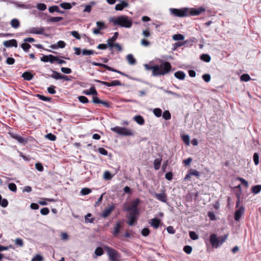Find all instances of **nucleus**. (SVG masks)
<instances>
[{
  "instance_id": "nucleus-1",
  "label": "nucleus",
  "mask_w": 261,
  "mask_h": 261,
  "mask_svg": "<svg viewBox=\"0 0 261 261\" xmlns=\"http://www.w3.org/2000/svg\"><path fill=\"white\" fill-rule=\"evenodd\" d=\"M112 21L114 25H119L122 27L129 28L132 25V20L129 18L128 16L122 15L114 18L112 19Z\"/></svg>"
},
{
  "instance_id": "nucleus-2",
  "label": "nucleus",
  "mask_w": 261,
  "mask_h": 261,
  "mask_svg": "<svg viewBox=\"0 0 261 261\" xmlns=\"http://www.w3.org/2000/svg\"><path fill=\"white\" fill-rule=\"evenodd\" d=\"M156 66L158 70L156 72V76L166 75L171 71L172 66L169 62L161 61L160 65Z\"/></svg>"
},
{
  "instance_id": "nucleus-3",
  "label": "nucleus",
  "mask_w": 261,
  "mask_h": 261,
  "mask_svg": "<svg viewBox=\"0 0 261 261\" xmlns=\"http://www.w3.org/2000/svg\"><path fill=\"white\" fill-rule=\"evenodd\" d=\"M105 248L107 250L110 260L111 261H121L120 259L121 254L118 251L109 246H106Z\"/></svg>"
},
{
  "instance_id": "nucleus-4",
  "label": "nucleus",
  "mask_w": 261,
  "mask_h": 261,
  "mask_svg": "<svg viewBox=\"0 0 261 261\" xmlns=\"http://www.w3.org/2000/svg\"><path fill=\"white\" fill-rule=\"evenodd\" d=\"M111 130L120 135L124 136H134V132L126 127H122L119 126H115L111 128Z\"/></svg>"
},
{
  "instance_id": "nucleus-5",
  "label": "nucleus",
  "mask_w": 261,
  "mask_h": 261,
  "mask_svg": "<svg viewBox=\"0 0 261 261\" xmlns=\"http://www.w3.org/2000/svg\"><path fill=\"white\" fill-rule=\"evenodd\" d=\"M226 236L224 237L217 238L216 234L212 233L210 237V242L212 246L217 248L219 245H221L226 239Z\"/></svg>"
},
{
  "instance_id": "nucleus-6",
  "label": "nucleus",
  "mask_w": 261,
  "mask_h": 261,
  "mask_svg": "<svg viewBox=\"0 0 261 261\" xmlns=\"http://www.w3.org/2000/svg\"><path fill=\"white\" fill-rule=\"evenodd\" d=\"M188 8L184 7L180 9L170 8V12L171 14L175 17H188Z\"/></svg>"
},
{
  "instance_id": "nucleus-7",
  "label": "nucleus",
  "mask_w": 261,
  "mask_h": 261,
  "mask_svg": "<svg viewBox=\"0 0 261 261\" xmlns=\"http://www.w3.org/2000/svg\"><path fill=\"white\" fill-rule=\"evenodd\" d=\"M205 11V9L203 7H200L198 8H188V16H198Z\"/></svg>"
},
{
  "instance_id": "nucleus-8",
  "label": "nucleus",
  "mask_w": 261,
  "mask_h": 261,
  "mask_svg": "<svg viewBox=\"0 0 261 261\" xmlns=\"http://www.w3.org/2000/svg\"><path fill=\"white\" fill-rule=\"evenodd\" d=\"M141 200L137 198L131 202L130 205L124 207V210L139 211L138 206L140 204Z\"/></svg>"
},
{
  "instance_id": "nucleus-9",
  "label": "nucleus",
  "mask_w": 261,
  "mask_h": 261,
  "mask_svg": "<svg viewBox=\"0 0 261 261\" xmlns=\"http://www.w3.org/2000/svg\"><path fill=\"white\" fill-rule=\"evenodd\" d=\"M123 227V222L119 221L114 226L111 233L113 237H117L120 233V230Z\"/></svg>"
},
{
  "instance_id": "nucleus-10",
  "label": "nucleus",
  "mask_w": 261,
  "mask_h": 261,
  "mask_svg": "<svg viewBox=\"0 0 261 261\" xmlns=\"http://www.w3.org/2000/svg\"><path fill=\"white\" fill-rule=\"evenodd\" d=\"M8 134L11 138L17 140L21 144H25L28 142L27 139L23 138L19 135L11 132H9Z\"/></svg>"
},
{
  "instance_id": "nucleus-11",
  "label": "nucleus",
  "mask_w": 261,
  "mask_h": 261,
  "mask_svg": "<svg viewBox=\"0 0 261 261\" xmlns=\"http://www.w3.org/2000/svg\"><path fill=\"white\" fill-rule=\"evenodd\" d=\"M154 197L161 202L166 203L167 201V195L165 193V190H164L161 193H155Z\"/></svg>"
},
{
  "instance_id": "nucleus-12",
  "label": "nucleus",
  "mask_w": 261,
  "mask_h": 261,
  "mask_svg": "<svg viewBox=\"0 0 261 261\" xmlns=\"http://www.w3.org/2000/svg\"><path fill=\"white\" fill-rule=\"evenodd\" d=\"M96 82H98V83H100L101 84L105 85L107 87L120 86L121 85L120 81H119L118 80H114L110 83L107 82H104V81H101L99 80H96Z\"/></svg>"
},
{
  "instance_id": "nucleus-13",
  "label": "nucleus",
  "mask_w": 261,
  "mask_h": 261,
  "mask_svg": "<svg viewBox=\"0 0 261 261\" xmlns=\"http://www.w3.org/2000/svg\"><path fill=\"white\" fill-rule=\"evenodd\" d=\"M245 208L243 206H240L234 213V219L237 221H239L242 216L244 213Z\"/></svg>"
},
{
  "instance_id": "nucleus-14",
  "label": "nucleus",
  "mask_w": 261,
  "mask_h": 261,
  "mask_svg": "<svg viewBox=\"0 0 261 261\" xmlns=\"http://www.w3.org/2000/svg\"><path fill=\"white\" fill-rule=\"evenodd\" d=\"M3 45L6 47H17V42L16 39H13L3 42Z\"/></svg>"
},
{
  "instance_id": "nucleus-15",
  "label": "nucleus",
  "mask_w": 261,
  "mask_h": 261,
  "mask_svg": "<svg viewBox=\"0 0 261 261\" xmlns=\"http://www.w3.org/2000/svg\"><path fill=\"white\" fill-rule=\"evenodd\" d=\"M92 102L96 104H102L106 108H110V104L108 101H103L98 98L97 96H93L92 97Z\"/></svg>"
},
{
  "instance_id": "nucleus-16",
  "label": "nucleus",
  "mask_w": 261,
  "mask_h": 261,
  "mask_svg": "<svg viewBox=\"0 0 261 261\" xmlns=\"http://www.w3.org/2000/svg\"><path fill=\"white\" fill-rule=\"evenodd\" d=\"M118 35H119L118 32H115V33H114V34L113 37H112L111 38H110L107 40V43L109 45V46L111 48L114 47V44H115L114 42L117 39Z\"/></svg>"
},
{
  "instance_id": "nucleus-17",
  "label": "nucleus",
  "mask_w": 261,
  "mask_h": 261,
  "mask_svg": "<svg viewBox=\"0 0 261 261\" xmlns=\"http://www.w3.org/2000/svg\"><path fill=\"white\" fill-rule=\"evenodd\" d=\"M115 208V206L114 205H112L108 208H105L101 214V217L103 218H107L108 217L111 213L113 211Z\"/></svg>"
},
{
  "instance_id": "nucleus-18",
  "label": "nucleus",
  "mask_w": 261,
  "mask_h": 261,
  "mask_svg": "<svg viewBox=\"0 0 261 261\" xmlns=\"http://www.w3.org/2000/svg\"><path fill=\"white\" fill-rule=\"evenodd\" d=\"M161 223V220L156 218L151 219L149 222L150 225L155 229L158 228Z\"/></svg>"
},
{
  "instance_id": "nucleus-19",
  "label": "nucleus",
  "mask_w": 261,
  "mask_h": 261,
  "mask_svg": "<svg viewBox=\"0 0 261 261\" xmlns=\"http://www.w3.org/2000/svg\"><path fill=\"white\" fill-rule=\"evenodd\" d=\"M83 93L87 95H92L94 96L97 95V92L94 86L91 87L89 90L83 91Z\"/></svg>"
},
{
  "instance_id": "nucleus-20",
  "label": "nucleus",
  "mask_w": 261,
  "mask_h": 261,
  "mask_svg": "<svg viewBox=\"0 0 261 261\" xmlns=\"http://www.w3.org/2000/svg\"><path fill=\"white\" fill-rule=\"evenodd\" d=\"M128 6V4L124 1H121V3L117 4L115 6V10L117 11H121L124 8L127 7Z\"/></svg>"
},
{
  "instance_id": "nucleus-21",
  "label": "nucleus",
  "mask_w": 261,
  "mask_h": 261,
  "mask_svg": "<svg viewBox=\"0 0 261 261\" xmlns=\"http://www.w3.org/2000/svg\"><path fill=\"white\" fill-rule=\"evenodd\" d=\"M145 67L147 70H152V75L153 76H156V72L158 70V67H157L156 65L152 66L148 64H145Z\"/></svg>"
},
{
  "instance_id": "nucleus-22",
  "label": "nucleus",
  "mask_w": 261,
  "mask_h": 261,
  "mask_svg": "<svg viewBox=\"0 0 261 261\" xmlns=\"http://www.w3.org/2000/svg\"><path fill=\"white\" fill-rule=\"evenodd\" d=\"M126 59L130 65H135L136 63V60L132 54H128L126 57Z\"/></svg>"
},
{
  "instance_id": "nucleus-23",
  "label": "nucleus",
  "mask_w": 261,
  "mask_h": 261,
  "mask_svg": "<svg viewBox=\"0 0 261 261\" xmlns=\"http://www.w3.org/2000/svg\"><path fill=\"white\" fill-rule=\"evenodd\" d=\"M22 77L25 80L31 81L33 77V74L29 71H25L22 74Z\"/></svg>"
},
{
  "instance_id": "nucleus-24",
  "label": "nucleus",
  "mask_w": 261,
  "mask_h": 261,
  "mask_svg": "<svg viewBox=\"0 0 261 261\" xmlns=\"http://www.w3.org/2000/svg\"><path fill=\"white\" fill-rule=\"evenodd\" d=\"M134 120L140 125H143L145 123L143 117L141 115L135 116L134 117Z\"/></svg>"
},
{
  "instance_id": "nucleus-25",
  "label": "nucleus",
  "mask_w": 261,
  "mask_h": 261,
  "mask_svg": "<svg viewBox=\"0 0 261 261\" xmlns=\"http://www.w3.org/2000/svg\"><path fill=\"white\" fill-rule=\"evenodd\" d=\"M174 76L176 78L179 80H183L185 78L186 74L184 72L182 71H178L175 72Z\"/></svg>"
},
{
  "instance_id": "nucleus-26",
  "label": "nucleus",
  "mask_w": 261,
  "mask_h": 261,
  "mask_svg": "<svg viewBox=\"0 0 261 261\" xmlns=\"http://www.w3.org/2000/svg\"><path fill=\"white\" fill-rule=\"evenodd\" d=\"M10 24L11 27L15 29H17L20 27V22L16 18L12 19L10 22Z\"/></svg>"
},
{
  "instance_id": "nucleus-27",
  "label": "nucleus",
  "mask_w": 261,
  "mask_h": 261,
  "mask_svg": "<svg viewBox=\"0 0 261 261\" xmlns=\"http://www.w3.org/2000/svg\"><path fill=\"white\" fill-rule=\"evenodd\" d=\"M125 211L129 212L128 217H138L139 215V211L133 210H124Z\"/></svg>"
},
{
  "instance_id": "nucleus-28",
  "label": "nucleus",
  "mask_w": 261,
  "mask_h": 261,
  "mask_svg": "<svg viewBox=\"0 0 261 261\" xmlns=\"http://www.w3.org/2000/svg\"><path fill=\"white\" fill-rule=\"evenodd\" d=\"M162 158L155 159L153 162L154 168L155 170H159L161 166Z\"/></svg>"
},
{
  "instance_id": "nucleus-29",
  "label": "nucleus",
  "mask_w": 261,
  "mask_h": 261,
  "mask_svg": "<svg viewBox=\"0 0 261 261\" xmlns=\"http://www.w3.org/2000/svg\"><path fill=\"white\" fill-rule=\"evenodd\" d=\"M105 68L107 70H109V71H113V72H117V73H118L122 75H126L125 73L120 71H118L115 69H114L113 68H112L111 67H110L108 65H106L105 64Z\"/></svg>"
},
{
  "instance_id": "nucleus-30",
  "label": "nucleus",
  "mask_w": 261,
  "mask_h": 261,
  "mask_svg": "<svg viewBox=\"0 0 261 261\" xmlns=\"http://www.w3.org/2000/svg\"><path fill=\"white\" fill-rule=\"evenodd\" d=\"M200 59L201 60H202L205 62H210L211 60V58L210 56L208 54L201 55L200 56Z\"/></svg>"
},
{
  "instance_id": "nucleus-31",
  "label": "nucleus",
  "mask_w": 261,
  "mask_h": 261,
  "mask_svg": "<svg viewBox=\"0 0 261 261\" xmlns=\"http://www.w3.org/2000/svg\"><path fill=\"white\" fill-rule=\"evenodd\" d=\"M62 17H51L48 19V21L50 22H59L63 20Z\"/></svg>"
},
{
  "instance_id": "nucleus-32",
  "label": "nucleus",
  "mask_w": 261,
  "mask_h": 261,
  "mask_svg": "<svg viewBox=\"0 0 261 261\" xmlns=\"http://www.w3.org/2000/svg\"><path fill=\"white\" fill-rule=\"evenodd\" d=\"M36 96L39 98V99L41 100H43V101H51V97H46V96H45L43 95H41V94H37L36 95Z\"/></svg>"
},
{
  "instance_id": "nucleus-33",
  "label": "nucleus",
  "mask_w": 261,
  "mask_h": 261,
  "mask_svg": "<svg viewBox=\"0 0 261 261\" xmlns=\"http://www.w3.org/2000/svg\"><path fill=\"white\" fill-rule=\"evenodd\" d=\"M44 31V29L43 28H33L32 31V33L36 34H42Z\"/></svg>"
},
{
  "instance_id": "nucleus-34",
  "label": "nucleus",
  "mask_w": 261,
  "mask_h": 261,
  "mask_svg": "<svg viewBox=\"0 0 261 261\" xmlns=\"http://www.w3.org/2000/svg\"><path fill=\"white\" fill-rule=\"evenodd\" d=\"M53 73L51 75H49L51 77L56 80L61 79V74L59 72L55 70H53Z\"/></svg>"
},
{
  "instance_id": "nucleus-35",
  "label": "nucleus",
  "mask_w": 261,
  "mask_h": 261,
  "mask_svg": "<svg viewBox=\"0 0 261 261\" xmlns=\"http://www.w3.org/2000/svg\"><path fill=\"white\" fill-rule=\"evenodd\" d=\"M261 191V185H258L252 188V192L254 194H257Z\"/></svg>"
},
{
  "instance_id": "nucleus-36",
  "label": "nucleus",
  "mask_w": 261,
  "mask_h": 261,
  "mask_svg": "<svg viewBox=\"0 0 261 261\" xmlns=\"http://www.w3.org/2000/svg\"><path fill=\"white\" fill-rule=\"evenodd\" d=\"M240 80L242 82H248L251 80V77L248 74H243L240 77Z\"/></svg>"
},
{
  "instance_id": "nucleus-37",
  "label": "nucleus",
  "mask_w": 261,
  "mask_h": 261,
  "mask_svg": "<svg viewBox=\"0 0 261 261\" xmlns=\"http://www.w3.org/2000/svg\"><path fill=\"white\" fill-rule=\"evenodd\" d=\"M137 217H128L127 224L130 226H133L137 222Z\"/></svg>"
},
{
  "instance_id": "nucleus-38",
  "label": "nucleus",
  "mask_w": 261,
  "mask_h": 261,
  "mask_svg": "<svg viewBox=\"0 0 261 261\" xmlns=\"http://www.w3.org/2000/svg\"><path fill=\"white\" fill-rule=\"evenodd\" d=\"M184 38V36L180 34H175L172 37L173 39L176 41L182 40Z\"/></svg>"
},
{
  "instance_id": "nucleus-39",
  "label": "nucleus",
  "mask_w": 261,
  "mask_h": 261,
  "mask_svg": "<svg viewBox=\"0 0 261 261\" xmlns=\"http://www.w3.org/2000/svg\"><path fill=\"white\" fill-rule=\"evenodd\" d=\"M153 113L156 117H160L162 115V111L160 108H155L153 109Z\"/></svg>"
},
{
  "instance_id": "nucleus-40",
  "label": "nucleus",
  "mask_w": 261,
  "mask_h": 261,
  "mask_svg": "<svg viewBox=\"0 0 261 261\" xmlns=\"http://www.w3.org/2000/svg\"><path fill=\"white\" fill-rule=\"evenodd\" d=\"M21 47L24 51L28 52L29 49L31 47V46L28 43H23L21 44Z\"/></svg>"
},
{
  "instance_id": "nucleus-41",
  "label": "nucleus",
  "mask_w": 261,
  "mask_h": 261,
  "mask_svg": "<svg viewBox=\"0 0 261 261\" xmlns=\"http://www.w3.org/2000/svg\"><path fill=\"white\" fill-rule=\"evenodd\" d=\"M163 118L166 120L171 119V114L169 111L166 110L163 112Z\"/></svg>"
},
{
  "instance_id": "nucleus-42",
  "label": "nucleus",
  "mask_w": 261,
  "mask_h": 261,
  "mask_svg": "<svg viewBox=\"0 0 261 261\" xmlns=\"http://www.w3.org/2000/svg\"><path fill=\"white\" fill-rule=\"evenodd\" d=\"M97 28L99 30H102L106 28L105 23L102 21H97L96 22Z\"/></svg>"
},
{
  "instance_id": "nucleus-43",
  "label": "nucleus",
  "mask_w": 261,
  "mask_h": 261,
  "mask_svg": "<svg viewBox=\"0 0 261 261\" xmlns=\"http://www.w3.org/2000/svg\"><path fill=\"white\" fill-rule=\"evenodd\" d=\"M78 99L81 103H87L89 102L88 99L84 96H80L78 97Z\"/></svg>"
},
{
  "instance_id": "nucleus-44",
  "label": "nucleus",
  "mask_w": 261,
  "mask_h": 261,
  "mask_svg": "<svg viewBox=\"0 0 261 261\" xmlns=\"http://www.w3.org/2000/svg\"><path fill=\"white\" fill-rule=\"evenodd\" d=\"M91 190L88 188H83L81 191V193L83 195H86L90 194L91 192Z\"/></svg>"
},
{
  "instance_id": "nucleus-45",
  "label": "nucleus",
  "mask_w": 261,
  "mask_h": 261,
  "mask_svg": "<svg viewBox=\"0 0 261 261\" xmlns=\"http://www.w3.org/2000/svg\"><path fill=\"white\" fill-rule=\"evenodd\" d=\"M60 6L64 9L69 10L71 8V5L69 3H63L60 4Z\"/></svg>"
},
{
  "instance_id": "nucleus-46",
  "label": "nucleus",
  "mask_w": 261,
  "mask_h": 261,
  "mask_svg": "<svg viewBox=\"0 0 261 261\" xmlns=\"http://www.w3.org/2000/svg\"><path fill=\"white\" fill-rule=\"evenodd\" d=\"M48 10L50 13H54V12H60V10L59 7L57 6H53L50 7L48 9Z\"/></svg>"
},
{
  "instance_id": "nucleus-47",
  "label": "nucleus",
  "mask_w": 261,
  "mask_h": 261,
  "mask_svg": "<svg viewBox=\"0 0 261 261\" xmlns=\"http://www.w3.org/2000/svg\"><path fill=\"white\" fill-rule=\"evenodd\" d=\"M95 254L97 256H101L103 254V251L102 248L98 247L95 250Z\"/></svg>"
},
{
  "instance_id": "nucleus-48",
  "label": "nucleus",
  "mask_w": 261,
  "mask_h": 261,
  "mask_svg": "<svg viewBox=\"0 0 261 261\" xmlns=\"http://www.w3.org/2000/svg\"><path fill=\"white\" fill-rule=\"evenodd\" d=\"M113 176L111 173L108 171H105L103 175V177L106 180H110L112 178Z\"/></svg>"
},
{
  "instance_id": "nucleus-49",
  "label": "nucleus",
  "mask_w": 261,
  "mask_h": 261,
  "mask_svg": "<svg viewBox=\"0 0 261 261\" xmlns=\"http://www.w3.org/2000/svg\"><path fill=\"white\" fill-rule=\"evenodd\" d=\"M45 137H46V138H47L48 140L52 141H55L57 139L56 136L51 133H49V134H47L45 136Z\"/></svg>"
},
{
  "instance_id": "nucleus-50",
  "label": "nucleus",
  "mask_w": 261,
  "mask_h": 261,
  "mask_svg": "<svg viewBox=\"0 0 261 261\" xmlns=\"http://www.w3.org/2000/svg\"><path fill=\"white\" fill-rule=\"evenodd\" d=\"M182 139L187 145L190 144V137L188 135H184L182 136Z\"/></svg>"
},
{
  "instance_id": "nucleus-51",
  "label": "nucleus",
  "mask_w": 261,
  "mask_h": 261,
  "mask_svg": "<svg viewBox=\"0 0 261 261\" xmlns=\"http://www.w3.org/2000/svg\"><path fill=\"white\" fill-rule=\"evenodd\" d=\"M37 8L40 11H44L46 9V5L43 3H39L37 5Z\"/></svg>"
},
{
  "instance_id": "nucleus-52",
  "label": "nucleus",
  "mask_w": 261,
  "mask_h": 261,
  "mask_svg": "<svg viewBox=\"0 0 261 261\" xmlns=\"http://www.w3.org/2000/svg\"><path fill=\"white\" fill-rule=\"evenodd\" d=\"M94 51L93 50H88L87 49H84L82 50V54L83 55H91L94 54Z\"/></svg>"
},
{
  "instance_id": "nucleus-53",
  "label": "nucleus",
  "mask_w": 261,
  "mask_h": 261,
  "mask_svg": "<svg viewBox=\"0 0 261 261\" xmlns=\"http://www.w3.org/2000/svg\"><path fill=\"white\" fill-rule=\"evenodd\" d=\"M43 258L42 256L40 254H36L34 257L32 258L31 261H43Z\"/></svg>"
},
{
  "instance_id": "nucleus-54",
  "label": "nucleus",
  "mask_w": 261,
  "mask_h": 261,
  "mask_svg": "<svg viewBox=\"0 0 261 261\" xmlns=\"http://www.w3.org/2000/svg\"><path fill=\"white\" fill-rule=\"evenodd\" d=\"M8 188L12 192H16L17 190L16 185L14 183H10L8 185Z\"/></svg>"
},
{
  "instance_id": "nucleus-55",
  "label": "nucleus",
  "mask_w": 261,
  "mask_h": 261,
  "mask_svg": "<svg viewBox=\"0 0 261 261\" xmlns=\"http://www.w3.org/2000/svg\"><path fill=\"white\" fill-rule=\"evenodd\" d=\"M189 236L190 238L193 240H196L198 239V235L194 231H190L189 232Z\"/></svg>"
},
{
  "instance_id": "nucleus-56",
  "label": "nucleus",
  "mask_w": 261,
  "mask_h": 261,
  "mask_svg": "<svg viewBox=\"0 0 261 261\" xmlns=\"http://www.w3.org/2000/svg\"><path fill=\"white\" fill-rule=\"evenodd\" d=\"M188 171L189 172L191 176L194 175L197 177L199 176V172L196 170L191 169Z\"/></svg>"
},
{
  "instance_id": "nucleus-57",
  "label": "nucleus",
  "mask_w": 261,
  "mask_h": 261,
  "mask_svg": "<svg viewBox=\"0 0 261 261\" xmlns=\"http://www.w3.org/2000/svg\"><path fill=\"white\" fill-rule=\"evenodd\" d=\"M253 161L255 165H257L259 164V155L257 153H254Z\"/></svg>"
},
{
  "instance_id": "nucleus-58",
  "label": "nucleus",
  "mask_w": 261,
  "mask_h": 261,
  "mask_svg": "<svg viewBox=\"0 0 261 261\" xmlns=\"http://www.w3.org/2000/svg\"><path fill=\"white\" fill-rule=\"evenodd\" d=\"M15 243L16 245L22 247L23 246V240L20 238H17L15 241Z\"/></svg>"
},
{
  "instance_id": "nucleus-59",
  "label": "nucleus",
  "mask_w": 261,
  "mask_h": 261,
  "mask_svg": "<svg viewBox=\"0 0 261 261\" xmlns=\"http://www.w3.org/2000/svg\"><path fill=\"white\" fill-rule=\"evenodd\" d=\"M61 71L66 74H70L72 72V70L70 68L67 67H61Z\"/></svg>"
},
{
  "instance_id": "nucleus-60",
  "label": "nucleus",
  "mask_w": 261,
  "mask_h": 261,
  "mask_svg": "<svg viewBox=\"0 0 261 261\" xmlns=\"http://www.w3.org/2000/svg\"><path fill=\"white\" fill-rule=\"evenodd\" d=\"M150 230L148 228H144L142 230L141 234L144 237H146L149 235Z\"/></svg>"
},
{
  "instance_id": "nucleus-61",
  "label": "nucleus",
  "mask_w": 261,
  "mask_h": 261,
  "mask_svg": "<svg viewBox=\"0 0 261 261\" xmlns=\"http://www.w3.org/2000/svg\"><path fill=\"white\" fill-rule=\"evenodd\" d=\"M192 248L191 246H189V245H187V246H185L184 247V251L187 254H190L192 252Z\"/></svg>"
},
{
  "instance_id": "nucleus-62",
  "label": "nucleus",
  "mask_w": 261,
  "mask_h": 261,
  "mask_svg": "<svg viewBox=\"0 0 261 261\" xmlns=\"http://www.w3.org/2000/svg\"><path fill=\"white\" fill-rule=\"evenodd\" d=\"M47 91L50 94H55L56 93V91L55 90V87L53 85L50 86V87L47 88Z\"/></svg>"
},
{
  "instance_id": "nucleus-63",
  "label": "nucleus",
  "mask_w": 261,
  "mask_h": 261,
  "mask_svg": "<svg viewBox=\"0 0 261 261\" xmlns=\"http://www.w3.org/2000/svg\"><path fill=\"white\" fill-rule=\"evenodd\" d=\"M49 210L47 207H44L41 209L40 213L42 215H47L49 214Z\"/></svg>"
},
{
  "instance_id": "nucleus-64",
  "label": "nucleus",
  "mask_w": 261,
  "mask_h": 261,
  "mask_svg": "<svg viewBox=\"0 0 261 261\" xmlns=\"http://www.w3.org/2000/svg\"><path fill=\"white\" fill-rule=\"evenodd\" d=\"M58 60V57L54 56L52 55H49V62L50 63H54L55 62H57V60Z\"/></svg>"
}]
</instances>
